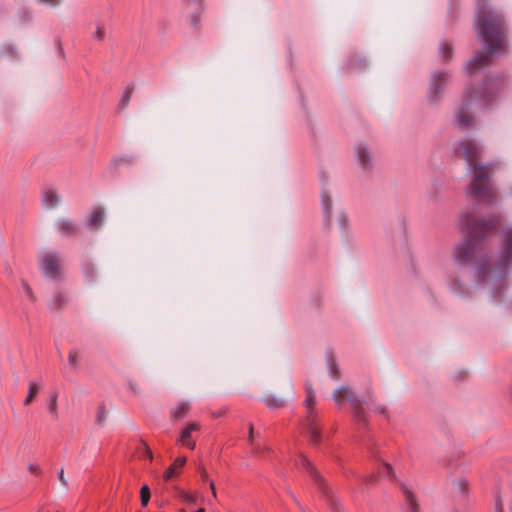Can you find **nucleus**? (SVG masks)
Instances as JSON below:
<instances>
[{
  "label": "nucleus",
  "mask_w": 512,
  "mask_h": 512,
  "mask_svg": "<svg viewBox=\"0 0 512 512\" xmlns=\"http://www.w3.org/2000/svg\"><path fill=\"white\" fill-rule=\"evenodd\" d=\"M496 512H503V505L499 499H496Z\"/></svg>",
  "instance_id": "58836bf2"
},
{
  "label": "nucleus",
  "mask_w": 512,
  "mask_h": 512,
  "mask_svg": "<svg viewBox=\"0 0 512 512\" xmlns=\"http://www.w3.org/2000/svg\"><path fill=\"white\" fill-rule=\"evenodd\" d=\"M456 153L465 158L469 169L474 174L466 188V193L479 201L493 203L496 199V191L490 182L492 168L488 164L478 163L482 148L474 141L464 140L459 144Z\"/></svg>",
  "instance_id": "f257e3e1"
},
{
  "label": "nucleus",
  "mask_w": 512,
  "mask_h": 512,
  "mask_svg": "<svg viewBox=\"0 0 512 512\" xmlns=\"http://www.w3.org/2000/svg\"><path fill=\"white\" fill-rule=\"evenodd\" d=\"M475 28L490 54H496L505 48V21L500 13L478 3Z\"/></svg>",
  "instance_id": "f03ea898"
},
{
  "label": "nucleus",
  "mask_w": 512,
  "mask_h": 512,
  "mask_svg": "<svg viewBox=\"0 0 512 512\" xmlns=\"http://www.w3.org/2000/svg\"><path fill=\"white\" fill-rule=\"evenodd\" d=\"M196 512H205V509L200 508V509H198Z\"/></svg>",
  "instance_id": "09e8293b"
},
{
  "label": "nucleus",
  "mask_w": 512,
  "mask_h": 512,
  "mask_svg": "<svg viewBox=\"0 0 512 512\" xmlns=\"http://www.w3.org/2000/svg\"><path fill=\"white\" fill-rule=\"evenodd\" d=\"M104 220V210L102 208H94L88 216L87 222L90 227L98 228Z\"/></svg>",
  "instance_id": "dca6fc26"
},
{
  "label": "nucleus",
  "mask_w": 512,
  "mask_h": 512,
  "mask_svg": "<svg viewBox=\"0 0 512 512\" xmlns=\"http://www.w3.org/2000/svg\"><path fill=\"white\" fill-rule=\"evenodd\" d=\"M452 289H453L455 292H457V291H458V289H457V287H456V282L453 284Z\"/></svg>",
  "instance_id": "de8ad7c7"
},
{
  "label": "nucleus",
  "mask_w": 512,
  "mask_h": 512,
  "mask_svg": "<svg viewBox=\"0 0 512 512\" xmlns=\"http://www.w3.org/2000/svg\"><path fill=\"white\" fill-rule=\"evenodd\" d=\"M40 390V385L34 381L29 383L28 394L24 400V405L28 406L35 399Z\"/></svg>",
  "instance_id": "aec40b11"
},
{
  "label": "nucleus",
  "mask_w": 512,
  "mask_h": 512,
  "mask_svg": "<svg viewBox=\"0 0 512 512\" xmlns=\"http://www.w3.org/2000/svg\"><path fill=\"white\" fill-rule=\"evenodd\" d=\"M199 470H200L202 478L203 479H207L208 478V472L204 468H200Z\"/></svg>",
  "instance_id": "a19ab883"
},
{
  "label": "nucleus",
  "mask_w": 512,
  "mask_h": 512,
  "mask_svg": "<svg viewBox=\"0 0 512 512\" xmlns=\"http://www.w3.org/2000/svg\"><path fill=\"white\" fill-rule=\"evenodd\" d=\"M403 494L406 499L407 508L405 512H419V505L415 499L414 493L407 486L402 488Z\"/></svg>",
  "instance_id": "2eb2a0df"
},
{
  "label": "nucleus",
  "mask_w": 512,
  "mask_h": 512,
  "mask_svg": "<svg viewBox=\"0 0 512 512\" xmlns=\"http://www.w3.org/2000/svg\"><path fill=\"white\" fill-rule=\"evenodd\" d=\"M39 265L46 277L55 279L61 271L60 256L54 252L45 253L40 257Z\"/></svg>",
  "instance_id": "6e6552de"
},
{
  "label": "nucleus",
  "mask_w": 512,
  "mask_h": 512,
  "mask_svg": "<svg viewBox=\"0 0 512 512\" xmlns=\"http://www.w3.org/2000/svg\"><path fill=\"white\" fill-rule=\"evenodd\" d=\"M504 86L503 79L496 77L491 78L485 81L483 85V91L481 96L478 95L476 91H473L471 89H467L463 94V101L461 107L456 112V125L460 128H466L472 125L473 123V116L469 113V107L472 104V102L477 99L478 97H481L486 100L487 103L490 102L492 96L502 89Z\"/></svg>",
  "instance_id": "20e7f679"
},
{
  "label": "nucleus",
  "mask_w": 512,
  "mask_h": 512,
  "mask_svg": "<svg viewBox=\"0 0 512 512\" xmlns=\"http://www.w3.org/2000/svg\"><path fill=\"white\" fill-rule=\"evenodd\" d=\"M80 361V353L77 349H71L68 354V362L69 364L76 369L79 365Z\"/></svg>",
  "instance_id": "393cba45"
},
{
  "label": "nucleus",
  "mask_w": 512,
  "mask_h": 512,
  "mask_svg": "<svg viewBox=\"0 0 512 512\" xmlns=\"http://www.w3.org/2000/svg\"><path fill=\"white\" fill-rule=\"evenodd\" d=\"M178 495L180 499L185 503L193 504L196 502V497L187 491L179 490Z\"/></svg>",
  "instance_id": "a878e982"
},
{
  "label": "nucleus",
  "mask_w": 512,
  "mask_h": 512,
  "mask_svg": "<svg viewBox=\"0 0 512 512\" xmlns=\"http://www.w3.org/2000/svg\"><path fill=\"white\" fill-rule=\"evenodd\" d=\"M43 205L48 208H54L60 203V197L53 188H46L42 191Z\"/></svg>",
  "instance_id": "f8f14e48"
},
{
  "label": "nucleus",
  "mask_w": 512,
  "mask_h": 512,
  "mask_svg": "<svg viewBox=\"0 0 512 512\" xmlns=\"http://www.w3.org/2000/svg\"><path fill=\"white\" fill-rule=\"evenodd\" d=\"M104 418V411H101L98 416V420L101 421Z\"/></svg>",
  "instance_id": "c03bdc74"
},
{
  "label": "nucleus",
  "mask_w": 512,
  "mask_h": 512,
  "mask_svg": "<svg viewBox=\"0 0 512 512\" xmlns=\"http://www.w3.org/2000/svg\"><path fill=\"white\" fill-rule=\"evenodd\" d=\"M332 201L330 196L326 195L325 193L322 195V206L324 210L325 217L327 218L330 214Z\"/></svg>",
  "instance_id": "c85d7f7f"
},
{
  "label": "nucleus",
  "mask_w": 512,
  "mask_h": 512,
  "mask_svg": "<svg viewBox=\"0 0 512 512\" xmlns=\"http://www.w3.org/2000/svg\"><path fill=\"white\" fill-rule=\"evenodd\" d=\"M392 467L387 464V463H384L383 466H382V469H381V474L383 476H390L392 474Z\"/></svg>",
  "instance_id": "473e14b6"
},
{
  "label": "nucleus",
  "mask_w": 512,
  "mask_h": 512,
  "mask_svg": "<svg viewBox=\"0 0 512 512\" xmlns=\"http://www.w3.org/2000/svg\"><path fill=\"white\" fill-rule=\"evenodd\" d=\"M512 264V227L505 228L501 233V245L496 264L498 276H505Z\"/></svg>",
  "instance_id": "423d86ee"
},
{
  "label": "nucleus",
  "mask_w": 512,
  "mask_h": 512,
  "mask_svg": "<svg viewBox=\"0 0 512 512\" xmlns=\"http://www.w3.org/2000/svg\"><path fill=\"white\" fill-rule=\"evenodd\" d=\"M58 480L59 482L64 486V487H67L68 486V481L67 479L65 478L64 476V469L61 468L59 473H58Z\"/></svg>",
  "instance_id": "72a5a7b5"
},
{
  "label": "nucleus",
  "mask_w": 512,
  "mask_h": 512,
  "mask_svg": "<svg viewBox=\"0 0 512 512\" xmlns=\"http://www.w3.org/2000/svg\"><path fill=\"white\" fill-rule=\"evenodd\" d=\"M329 372H330V375H331L332 378H334V379H338L339 378V374H338V371H337V368H336V364L334 363L333 360L329 361Z\"/></svg>",
  "instance_id": "2f4dec72"
},
{
  "label": "nucleus",
  "mask_w": 512,
  "mask_h": 512,
  "mask_svg": "<svg viewBox=\"0 0 512 512\" xmlns=\"http://www.w3.org/2000/svg\"><path fill=\"white\" fill-rule=\"evenodd\" d=\"M333 399L337 404H342L346 400L349 401L354 407V416L357 421H365V413L351 389L344 386L340 387L334 391Z\"/></svg>",
  "instance_id": "0eeeda50"
},
{
  "label": "nucleus",
  "mask_w": 512,
  "mask_h": 512,
  "mask_svg": "<svg viewBox=\"0 0 512 512\" xmlns=\"http://www.w3.org/2000/svg\"><path fill=\"white\" fill-rule=\"evenodd\" d=\"M186 463V457H178L174 460V462L166 469L164 472V479L169 481L173 477L177 476L180 473V470Z\"/></svg>",
  "instance_id": "4468645a"
},
{
  "label": "nucleus",
  "mask_w": 512,
  "mask_h": 512,
  "mask_svg": "<svg viewBox=\"0 0 512 512\" xmlns=\"http://www.w3.org/2000/svg\"><path fill=\"white\" fill-rule=\"evenodd\" d=\"M57 227L58 230L65 235H71L77 231L76 225L70 219H60L57 223Z\"/></svg>",
  "instance_id": "a211bd4d"
},
{
  "label": "nucleus",
  "mask_w": 512,
  "mask_h": 512,
  "mask_svg": "<svg viewBox=\"0 0 512 512\" xmlns=\"http://www.w3.org/2000/svg\"><path fill=\"white\" fill-rule=\"evenodd\" d=\"M198 22H199L198 17H197V16H195V15H193V16L191 17V25H192V26H196V25L198 24Z\"/></svg>",
  "instance_id": "ea45409f"
},
{
  "label": "nucleus",
  "mask_w": 512,
  "mask_h": 512,
  "mask_svg": "<svg viewBox=\"0 0 512 512\" xmlns=\"http://www.w3.org/2000/svg\"><path fill=\"white\" fill-rule=\"evenodd\" d=\"M209 486H210V489H211V491H212L213 497H216V495H217V494H216V489H215L214 482H213V481H211V482H210V484H209Z\"/></svg>",
  "instance_id": "79ce46f5"
},
{
  "label": "nucleus",
  "mask_w": 512,
  "mask_h": 512,
  "mask_svg": "<svg viewBox=\"0 0 512 512\" xmlns=\"http://www.w3.org/2000/svg\"><path fill=\"white\" fill-rule=\"evenodd\" d=\"M304 403L307 409V416L303 422V428L311 443L317 445L321 440V433L318 429L316 415L314 413V407L316 405L315 393L311 387L306 388V399Z\"/></svg>",
  "instance_id": "39448f33"
},
{
  "label": "nucleus",
  "mask_w": 512,
  "mask_h": 512,
  "mask_svg": "<svg viewBox=\"0 0 512 512\" xmlns=\"http://www.w3.org/2000/svg\"><path fill=\"white\" fill-rule=\"evenodd\" d=\"M200 424L197 422L188 423L182 430L179 436V443L191 450L195 449L196 442L193 438V434L200 431Z\"/></svg>",
  "instance_id": "1a4fd4ad"
},
{
  "label": "nucleus",
  "mask_w": 512,
  "mask_h": 512,
  "mask_svg": "<svg viewBox=\"0 0 512 512\" xmlns=\"http://www.w3.org/2000/svg\"><path fill=\"white\" fill-rule=\"evenodd\" d=\"M448 79V75L444 72L433 74L431 77L429 96L431 100H434L436 96L443 89L446 81Z\"/></svg>",
  "instance_id": "9d476101"
},
{
  "label": "nucleus",
  "mask_w": 512,
  "mask_h": 512,
  "mask_svg": "<svg viewBox=\"0 0 512 512\" xmlns=\"http://www.w3.org/2000/svg\"><path fill=\"white\" fill-rule=\"evenodd\" d=\"M478 274H479V278L483 282L490 281V279H491L490 270L486 266H484V265H480L479 266Z\"/></svg>",
  "instance_id": "7c9ffc66"
},
{
  "label": "nucleus",
  "mask_w": 512,
  "mask_h": 512,
  "mask_svg": "<svg viewBox=\"0 0 512 512\" xmlns=\"http://www.w3.org/2000/svg\"><path fill=\"white\" fill-rule=\"evenodd\" d=\"M489 64L490 58L483 53H479L473 57L466 68L470 74H473L476 70L486 67Z\"/></svg>",
  "instance_id": "9b49d317"
},
{
  "label": "nucleus",
  "mask_w": 512,
  "mask_h": 512,
  "mask_svg": "<svg viewBox=\"0 0 512 512\" xmlns=\"http://www.w3.org/2000/svg\"><path fill=\"white\" fill-rule=\"evenodd\" d=\"M29 471H31V472H38L39 471V467L37 465L31 464L29 466Z\"/></svg>",
  "instance_id": "37998d69"
},
{
  "label": "nucleus",
  "mask_w": 512,
  "mask_h": 512,
  "mask_svg": "<svg viewBox=\"0 0 512 512\" xmlns=\"http://www.w3.org/2000/svg\"><path fill=\"white\" fill-rule=\"evenodd\" d=\"M140 498H141V504L142 506H147L149 500H150V490L147 485H144L140 490Z\"/></svg>",
  "instance_id": "cd10ccee"
},
{
  "label": "nucleus",
  "mask_w": 512,
  "mask_h": 512,
  "mask_svg": "<svg viewBox=\"0 0 512 512\" xmlns=\"http://www.w3.org/2000/svg\"><path fill=\"white\" fill-rule=\"evenodd\" d=\"M499 223V217H494L488 220H479L468 212L461 213L460 225L469 233L472 239H466L455 247L454 259L456 263H466L475 252V245L473 241L477 238L484 237L487 233L496 229Z\"/></svg>",
  "instance_id": "7ed1b4c3"
},
{
  "label": "nucleus",
  "mask_w": 512,
  "mask_h": 512,
  "mask_svg": "<svg viewBox=\"0 0 512 512\" xmlns=\"http://www.w3.org/2000/svg\"><path fill=\"white\" fill-rule=\"evenodd\" d=\"M264 402L268 407L273 409L280 408L284 404L283 399L276 397L274 395H269L266 398H264Z\"/></svg>",
  "instance_id": "5701e85b"
},
{
  "label": "nucleus",
  "mask_w": 512,
  "mask_h": 512,
  "mask_svg": "<svg viewBox=\"0 0 512 512\" xmlns=\"http://www.w3.org/2000/svg\"><path fill=\"white\" fill-rule=\"evenodd\" d=\"M338 221H339L340 226H341L342 228H344V227H345V225H346V223H347V217H346V215H344V214H340V215L338 216Z\"/></svg>",
  "instance_id": "e433bc0d"
},
{
  "label": "nucleus",
  "mask_w": 512,
  "mask_h": 512,
  "mask_svg": "<svg viewBox=\"0 0 512 512\" xmlns=\"http://www.w3.org/2000/svg\"><path fill=\"white\" fill-rule=\"evenodd\" d=\"M357 158H358L360 165L363 168L366 169L369 167L370 157H369V152L365 146L360 145L357 147Z\"/></svg>",
  "instance_id": "6ab92c4d"
},
{
  "label": "nucleus",
  "mask_w": 512,
  "mask_h": 512,
  "mask_svg": "<svg viewBox=\"0 0 512 512\" xmlns=\"http://www.w3.org/2000/svg\"><path fill=\"white\" fill-rule=\"evenodd\" d=\"M22 286H23V290H24V292L26 293V295H27L29 298L33 299V291H32V289H31V287H30L26 282H23V283H22Z\"/></svg>",
  "instance_id": "c9c22d12"
},
{
  "label": "nucleus",
  "mask_w": 512,
  "mask_h": 512,
  "mask_svg": "<svg viewBox=\"0 0 512 512\" xmlns=\"http://www.w3.org/2000/svg\"><path fill=\"white\" fill-rule=\"evenodd\" d=\"M133 90H134V88L132 86H127L125 88V90L123 91L121 99H120V107L122 109H124L128 106L131 96L133 94Z\"/></svg>",
  "instance_id": "b1692460"
},
{
  "label": "nucleus",
  "mask_w": 512,
  "mask_h": 512,
  "mask_svg": "<svg viewBox=\"0 0 512 512\" xmlns=\"http://www.w3.org/2000/svg\"><path fill=\"white\" fill-rule=\"evenodd\" d=\"M48 411H49V413L51 414V416L53 418H57L58 411H57V398H56V396L50 397L49 402H48Z\"/></svg>",
  "instance_id": "bb28decb"
},
{
  "label": "nucleus",
  "mask_w": 512,
  "mask_h": 512,
  "mask_svg": "<svg viewBox=\"0 0 512 512\" xmlns=\"http://www.w3.org/2000/svg\"><path fill=\"white\" fill-rule=\"evenodd\" d=\"M253 435H254V427L252 424L249 425V436H248V441L250 442V444L252 445V442L253 441Z\"/></svg>",
  "instance_id": "4c0bfd02"
},
{
  "label": "nucleus",
  "mask_w": 512,
  "mask_h": 512,
  "mask_svg": "<svg viewBox=\"0 0 512 512\" xmlns=\"http://www.w3.org/2000/svg\"><path fill=\"white\" fill-rule=\"evenodd\" d=\"M440 52L444 58V60H447L451 57L452 54V47L449 43L443 42L440 45Z\"/></svg>",
  "instance_id": "c756f323"
},
{
  "label": "nucleus",
  "mask_w": 512,
  "mask_h": 512,
  "mask_svg": "<svg viewBox=\"0 0 512 512\" xmlns=\"http://www.w3.org/2000/svg\"><path fill=\"white\" fill-rule=\"evenodd\" d=\"M37 2L48 6H57L61 3V0H37Z\"/></svg>",
  "instance_id": "f704fd0d"
},
{
  "label": "nucleus",
  "mask_w": 512,
  "mask_h": 512,
  "mask_svg": "<svg viewBox=\"0 0 512 512\" xmlns=\"http://www.w3.org/2000/svg\"><path fill=\"white\" fill-rule=\"evenodd\" d=\"M189 411L190 403L187 401H181L171 410V416L178 420L185 417Z\"/></svg>",
  "instance_id": "f3484780"
},
{
  "label": "nucleus",
  "mask_w": 512,
  "mask_h": 512,
  "mask_svg": "<svg viewBox=\"0 0 512 512\" xmlns=\"http://www.w3.org/2000/svg\"><path fill=\"white\" fill-rule=\"evenodd\" d=\"M252 455L258 458H264L265 453L270 451L269 446H261L259 443L252 442Z\"/></svg>",
  "instance_id": "4be33fe9"
},
{
  "label": "nucleus",
  "mask_w": 512,
  "mask_h": 512,
  "mask_svg": "<svg viewBox=\"0 0 512 512\" xmlns=\"http://www.w3.org/2000/svg\"><path fill=\"white\" fill-rule=\"evenodd\" d=\"M106 37V28L103 23L98 22L96 24L95 31L92 33V38L98 42L104 41Z\"/></svg>",
  "instance_id": "412c9836"
},
{
  "label": "nucleus",
  "mask_w": 512,
  "mask_h": 512,
  "mask_svg": "<svg viewBox=\"0 0 512 512\" xmlns=\"http://www.w3.org/2000/svg\"><path fill=\"white\" fill-rule=\"evenodd\" d=\"M299 464L307 471V473L310 474V476L313 478V480L319 485H323L324 480L319 475V473L316 471L312 463L306 458L304 455H299Z\"/></svg>",
  "instance_id": "ddd939ff"
},
{
  "label": "nucleus",
  "mask_w": 512,
  "mask_h": 512,
  "mask_svg": "<svg viewBox=\"0 0 512 512\" xmlns=\"http://www.w3.org/2000/svg\"><path fill=\"white\" fill-rule=\"evenodd\" d=\"M130 388L134 391V392H138L137 388L134 386L133 383H130Z\"/></svg>",
  "instance_id": "49530a36"
},
{
  "label": "nucleus",
  "mask_w": 512,
  "mask_h": 512,
  "mask_svg": "<svg viewBox=\"0 0 512 512\" xmlns=\"http://www.w3.org/2000/svg\"><path fill=\"white\" fill-rule=\"evenodd\" d=\"M377 411H378L379 413H385V408H384V407H378V408H377Z\"/></svg>",
  "instance_id": "a18cd8bd"
}]
</instances>
